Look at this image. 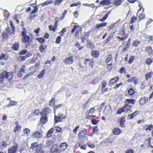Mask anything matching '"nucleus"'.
<instances>
[{"label":"nucleus","instance_id":"aec40b11","mask_svg":"<svg viewBox=\"0 0 153 153\" xmlns=\"http://www.w3.org/2000/svg\"><path fill=\"white\" fill-rule=\"evenodd\" d=\"M67 146V144L65 142H64L61 143L60 144V150L61 151H64L66 148V147Z\"/></svg>","mask_w":153,"mask_h":153},{"label":"nucleus","instance_id":"e2e57ef3","mask_svg":"<svg viewBox=\"0 0 153 153\" xmlns=\"http://www.w3.org/2000/svg\"><path fill=\"white\" fill-rule=\"evenodd\" d=\"M38 11V7L36 6L34 7V10L31 12V13H36Z\"/></svg>","mask_w":153,"mask_h":153},{"label":"nucleus","instance_id":"f3484780","mask_svg":"<svg viewBox=\"0 0 153 153\" xmlns=\"http://www.w3.org/2000/svg\"><path fill=\"white\" fill-rule=\"evenodd\" d=\"M153 75V72L150 71L147 72L145 74L146 79L147 80L148 79L151 78Z\"/></svg>","mask_w":153,"mask_h":153},{"label":"nucleus","instance_id":"423d86ee","mask_svg":"<svg viewBox=\"0 0 153 153\" xmlns=\"http://www.w3.org/2000/svg\"><path fill=\"white\" fill-rule=\"evenodd\" d=\"M32 135L33 138L36 139H40L42 137L43 134L42 132L36 131Z\"/></svg>","mask_w":153,"mask_h":153},{"label":"nucleus","instance_id":"69168bd1","mask_svg":"<svg viewBox=\"0 0 153 153\" xmlns=\"http://www.w3.org/2000/svg\"><path fill=\"white\" fill-rule=\"evenodd\" d=\"M81 4V3L79 2H78L77 3H73L72 4H71L70 5L71 7H73L75 6H77L79 5H80Z\"/></svg>","mask_w":153,"mask_h":153},{"label":"nucleus","instance_id":"5fc2aeb1","mask_svg":"<svg viewBox=\"0 0 153 153\" xmlns=\"http://www.w3.org/2000/svg\"><path fill=\"white\" fill-rule=\"evenodd\" d=\"M26 68L25 66V65H23L22 66L21 68L19 70L20 71L23 72V73H25V68Z\"/></svg>","mask_w":153,"mask_h":153},{"label":"nucleus","instance_id":"680f3d73","mask_svg":"<svg viewBox=\"0 0 153 153\" xmlns=\"http://www.w3.org/2000/svg\"><path fill=\"white\" fill-rule=\"evenodd\" d=\"M126 37L124 36H121L120 37V36H118L117 37L118 39H119L121 41H123L126 39L127 37V36L126 35Z\"/></svg>","mask_w":153,"mask_h":153},{"label":"nucleus","instance_id":"393cba45","mask_svg":"<svg viewBox=\"0 0 153 153\" xmlns=\"http://www.w3.org/2000/svg\"><path fill=\"white\" fill-rule=\"evenodd\" d=\"M118 25V22H116L115 23H112L109 26H108V31H110L112 29L113 27L117 26Z\"/></svg>","mask_w":153,"mask_h":153},{"label":"nucleus","instance_id":"5701e85b","mask_svg":"<svg viewBox=\"0 0 153 153\" xmlns=\"http://www.w3.org/2000/svg\"><path fill=\"white\" fill-rule=\"evenodd\" d=\"M46 48L47 46L45 44H42L40 46L39 51L41 52L42 53Z\"/></svg>","mask_w":153,"mask_h":153},{"label":"nucleus","instance_id":"338daca9","mask_svg":"<svg viewBox=\"0 0 153 153\" xmlns=\"http://www.w3.org/2000/svg\"><path fill=\"white\" fill-rule=\"evenodd\" d=\"M94 108H91L89 111H87V113H90V114L92 115L93 113L94 112Z\"/></svg>","mask_w":153,"mask_h":153},{"label":"nucleus","instance_id":"6e6d98bb","mask_svg":"<svg viewBox=\"0 0 153 153\" xmlns=\"http://www.w3.org/2000/svg\"><path fill=\"white\" fill-rule=\"evenodd\" d=\"M123 111H125L124 110H123V108H120L117 112V114H120Z\"/></svg>","mask_w":153,"mask_h":153},{"label":"nucleus","instance_id":"79ce46f5","mask_svg":"<svg viewBox=\"0 0 153 153\" xmlns=\"http://www.w3.org/2000/svg\"><path fill=\"white\" fill-rule=\"evenodd\" d=\"M55 100L54 98H52L51 100L49 103V105L51 106H53L55 105Z\"/></svg>","mask_w":153,"mask_h":153},{"label":"nucleus","instance_id":"864d4df0","mask_svg":"<svg viewBox=\"0 0 153 153\" xmlns=\"http://www.w3.org/2000/svg\"><path fill=\"white\" fill-rule=\"evenodd\" d=\"M134 57L133 56H131L129 59L128 63L130 64H131L134 60Z\"/></svg>","mask_w":153,"mask_h":153},{"label":"nucleus","instance_id":"37998d69","mask_svg":"<svg viewBox=\"0 0 153 153\" xmlns=\"http://www.w3.org/2000/svg\"><path fill=\"white\" fill-rule=\"evenodd\" d=\"M120 34L121 36L126 37V35L127 36V37H128V35L127 33H125V31L124 30H121L120 32Z\"/></svg>","mask_w":153,"mask_h":153},{"label":"nucleus","instance_id":"ddd939ff","mask_svg":"<svg viewBox=\"0 0 153 153\" xmlns=\"http://www.w3.org/2000/svg\"><path fill=\"white\" fill-rule=\"evenodd\" d=\"M138 111H135L133 113L129 114L128 116V118L130 119H132L137 114L139 113Z\"/></svg>","mask_w":153,"mask_h":153},{"label":"nucleus","instance_id":"09e8293b","mask_svg":"<svg viewBox=\"0 0 153 153\" xmlns=\"http://www.w3.org/2000/svg\"><path fill=\"white\" fill-rule=\"evenodd\" d=\"M23 30H24L22 31L21 33L23 37H24L25 36H27V35H26L27 32L26 29H25V28H23Z\"/></svg>","mask_w":153,"mask_h":153},{"label":"nucleus","instance_id":"052dcab7","mask_svg":"<svg viewBox=\"0 0 153 153\" xmlns=\"http://www.w3.org/2000/svg\"><path fill=\"white\" fill-rule=\"evenodd\" d=\"M61 37L59 36H58L56 39V42L57 44H59L61 40Z\"/></svg>","mask_w":153,"mask_h":153},{"label":"nucleus","instance_id":"3c124183","mask_svg":"<svg viewBox=\"0 0 153 153\" xmlns=\"http://www.w3.org/2000/svg\"><path fill=\"white\" fill-rule=\"evenodd\" d=\"M112 56L111 55H109L108 56V57L106 60V62L107 63H109L111 59Z\"/></svg>","mask_w":153,"mask_h":153},{"label":"nucleus","instance_id":"c756f323","mask_svg":"<svg viewBox=\"0 0 153 153\" xmlns=\"http://www.w3.org/2000/svg\"><path fill=\"white\" fill-rule=\"evenodd\" d=\"M53 129L52 128L48 131L46 136L47 138H50L51 136L53 133Z\"/></svg>","mask_w":153,"mask_h":153},{"label":"nucleus","instance_id":"58836bf2","mask_svg":"<svg viewBox=\"0 0 153 153\" xmlns=\"http://www.w3.org/2000/svg\"><path fill=\"white\" fill-rule=\"evenodd\" d=\"M122 0H114V4L117 5H120L122 3Z\"/></svg>","mask_w":153,"mask_h":153},{"label":"nucleus","instance_id":"0eeeda50","mask_svg":"<svg viewBox=\"0 0 153 153\" xmlns=\"http://www.w3.org/2000/svg\"><path fill=\"white\" fill-rule=\"evenodd\" d=\"M73 57L71 56L66 58L64 62L66 65H71L73 63Z\"/></svg>","mask_w":153,"mask_h":153},{"label":"nucleus","instance_id":"cd10ccee","mask_svg":"<svg viewBox=\"0 0 153 153\" xmlns=\"http://www.w3.org/2000/svg\"><path fill=\"white\" fill-rule=\"evenodd\" d=\"M119 78L118 77H115L113 78H112L110 81L109 84H113L116 82L118 80Z\"/></svg>","mask_w":153,"mask_h":153},{"label":"nucleus","instance_id":"4c0bfd02","mask_svg":"<svg viewBox=\"0 0 153 153\" xmlns=\"http://www.w3.org/2000/svg\"><path fill=\"white\" fill-rule=\"evenodd\" d=\"M99 81V80L98 78L92 80L90 83L93 85H95V84L97 83Z\"/></svg>","mask_w":153,"mask_h":153},{"label":"nucleus","instance_id":"4be33fe9","mask_svg":"<svg viewBox=\"0 0 153 153\" xmlns=\"http://www.w3.org/2000/svg\"><path fill=\"white\" fill-rule=\"evenodd\" d=\"M19 44L18 42L15 43L12 46V49L15 51H17L19 49Z\"/></svg>","mask_w":153,"mask_h":153},{"label":"nucleus","instance_id":"603ef678","mask_svg":"<svg viewBox=\"0 0 153 153\" xmlns=\"http://www.w3.org/2000/svg\"><path fill=\"white\" fill-rule=\"evenodd\" d=\"M36 40L38 41L40 43L44 42L45 41V40L43 38H36Z\"/></svg>","mask_w":153,"mask_h":153},{"label":"nucleus","instance_id":"412c9836","mask_svg":"<svg viewBox=\"0 0 153 153\" xmlns=\"http://www.w3.org/2000/svg\"><path fill=\"white\" fill-rule=\"evenodd\" d=\"M145 51L148 53L149 55H151L152 53L153 52V50L151 47L150 46L147 47L146 48Z\"/></svg>","mask_w":153,"mask_h":153},{"label":"nucleus","instance_id":"9b49d317","mask_svg":"<svg viewBox=\"0 0 153 153\" xmlns=\"http://www.w3.org/2000/svg\"><path fill=\"white\" fill-rule=\"evenodd\" d=\"M148 101V98L147 97H145L141 98L140 101L139 103L140 104L143 105L145 104Z\"/></svg>","mask_w":153,"mask_h":153},{"label":"nucleus","instance_id":"f8f14e48","mask_svg":"<svg viewBox=\"0 0 153 153\" xmlns=\"http://www.w3.org/2000/svg\"><path fill=\"white\" fill-rule=\"evenodd\" d=\"M110 0H102L100 1V4L102 5H109L111 4Z\"/></svg>","mask_w":153,"mask_h":153},{"label":"nucleus","instance_id":"f704fd0d","mask_svg":"<svg viewBox=\"0 0 153 153\" xmlns=\"http://www.w3.org/2000/svg\"><path fill=\"white\" fill-rule=\"evenodd\" d=\"M2 36L3 38L6 40H7L9 39V35L6 32H3L2 33Z\"/></svg>","mask_w":153,"mask_h":153},{"label":"nucleus","instance_id":"72a5a7b5","mask_svg":"<svg viewBox=\"0 0 153 153\" xmlns=\"http://www.w3.org/2000/svg\"><path fill=\"white\" fill-rule=\"evenodd\" d=\"M107 25V23L105 22L100 24H97L96 26V28L99 29L100 27H102L104 26H105Z\"/></svg>","mask_w":153,"mask_h":153},{"label":"nucleus","instance_id":"2eb2a0df","mask_svg":"<svg viewBox=\"0 0 153 153\" xmlns=\"http://www.w3.org/2000/svg\"><path fill=\"white\" fill-rule=\"evenodd\" d=\"M40 121L43 124L46 123L48 121L46 115L42 114V117L40 118Z\"/></svg>","mask_w":153,"mask_h":153},{"label":"nucleus","instance_id":"6e6552de","mask_svg":"<svg viewBox=\"0 0 153 153\" xmlns=\"http://www.w3.org/2000/svg\"><path fill=\"white\" fill-rule=\"evenodd\" d=\"M42 145H39L37 143H33L31 144V148L33 149H38L42 148Z\"/></svg>","mask_w":153,"mask_h":153},{"label":"nucleus","instance_id":"7ed1b4c3","mask_svg":"<svg viewBox=\"0 0 153 153\" xmlns=\"http://www.w3.org/2000/svg\"><path fill=\"white\" fill-rule=\"evenodd\" d=\"M22 42L26 45V47H27V45H30L32 42L31 39L28 36L22 37Z\"/></svg>","mask_w":153,"mask_h":153},{"label":"nucleus","instance_id":"bf43d9fd","mask_svg":"<svg viewBox=\"0 0 153 153\" xmlns=\"http://www.w3.org/2000/svg\"><path fill=\"white\" fill-rule=\"evenodd\" d=\"M27 52V51L26 49L23 50L22 51L19 53V54L20 55H22L26 54Z\"/></svg>","mask_w":153,"mask_h":153},{"label":"nucleus","instance_id":"8fccbe9b","mask_svg":"<svg viewBox=\"0 0 153 153\" xmlns=\"http://www.w3.org/2000/svg\"><path fill=\"white\" fill-rule=\"evenodd\" d=\"M107 85L106 82L105 80H103L102 82V89L105 88Z\"/></svg>","mask_w":153,"mask_h":153},{"label":"nucleus","instance_id":"473e14b6","mask_svg":"<svg viewBox=\"0 0 153 153\" xmlns=\"http://www.w3.org/2000/svg\"><path fill=\"white\" fill-rule=\"evenodd\" d=\"M23 132L25 134L28 136L30 134V130L28 128H26L23 130Z\"/></svg>","mask_w":153,"mask_h":153},{"label":"nucleus","instance_id":"4d7b16f0","mask_svg":"<svg viewBox=\"0 0 153 153\" xmlns=\"http://www.w3.org/2000/svg\"><path fill=\"white\" fill-rule=\"evenodd\" d=\"M94 63V60L92 59L91 60H90L89 62V65L91 67V68H92L93 66V64Z\"/></svg>","mask_w":153,"mask_h":153},{"label":"nucleus","instance_id":"6ab92c4d","mask_svg":"<svg viewBox=\"0 0 153 153\" xmlns=\"http://www.w3.org/2000/svg\"><path fill=\"white\" fill-rule=\"evenodd\" d=\"M50 111V109L49 108H46L43 110V111L41 112V114L42 115H46V114H49Z\"/></svg>","mask_w":153,"mask_h":153},{"label":"nucleus","instance_id":"0e129e2a","mask_svg":"<svg viewBox=\"0 0 153 153\" xmlns=\"http://www.w3.org/2000/svg\"><path fill=\"white\" fill-rule=\"evenodd\" d=\"M137 20V18L136 17L133 16L131 18V21L130 22L131 23H132L134 22L135 21H136Z\"/></svg>","mask_w":153,"mask_h":153},{"label":"nucleus","instance_id":"bb28decb","mask_svg":"<svg viewBox=\"0 0 153 153\" xmlns=\"http://www.w3.org/2000/svg\"><path fill=\"white\" fill-rule=\"evenodd\" d=\"M115 32H113V33L111 34L109 36H108L107 39L105 40V44H107L111 40L112 38L114 36Z\"/></svg>","mask_w":153,"mask_h":153},{"label":"nucleus","instance_id":"de8ad7c7","mask_svg":"<svg viewBox=\"0 0 153 153\" xmlns=\"http://www.w3.org/2000/svg\"><path fill=\"white\" fill-rule=\"evenodd\" d=\"M21 128V126H19V125H17L14 128V132H16L17 131L20 130Z\"/></svg>","mask_w":153,"mask_h":153},{"label":"nucleus","instance_id":"20e7f679","mask_svg":"<svg viewBox=\"0 0 153 153\" xmlns=\"http://www.w3.org/2000/svg\"><path fill=\"white\" fill-rule=\"evenodd\" d=\"M66 116L63 114H59L58 116L56 115L54 117V121L56 123L59 122H61L64 118H65Z\"/></svg>","mask_w":153,"mask_h":153},{"label":"nucleus","instance_id":"dca6fc26","mask_svg":"<svg viewBox=\"0 0 153 153\" xmlns=\"http://www.w3.org/2000/svg\"><path fill=\"white\" fill-rule=\"evenodd\" d=\"M99 55V52L98 51H93L91 52V55L94 58L98 57Z\"/></svg>","mask_w":153,"mask_h":153},{"label":"nucleus","instance_id":"9d476101","mask_svg":"<svg viewBox=\"0 0 153 153\" xmlns=\"http://www.w3.org/2000/svg\"><path fill=\"white\" fill-rule=\"evenodd\" d=\"M131 106L127 104H125V105L123 107V110H124L125 112H127L129 111H132L131 110Z\"/></svg>","mask_w":153,"mask_h":153},{"label":"nucleus","instance_id":"774afa93","mask_svg":"<svg viewBox=\"0 0 153 153\" xmlns=\"http://www.w3.org/2000/svg\"><path fill=\"white\" fill-rule=\"evenodd\" d=\"M5 30L10 34L12 35V32H11V30L10 29V28H9V27H7L5 29Z\"/></svg>","mask_w":153,"mask_h":153},{"label":"nucleus","instance_id":"c9c22d12","mask_svg":"<svg viewBox=\"0 0 153 153\" xmlns=\"http://www.w3.org/2000/svg\"><path fill=\"white\" fill-rule=\"evenodd\" d=\"M153 62V60L150 58H148L146 60V63L147 65H150L151 63Z\"/></svg>","mask_w":153,"mask_h":153},{"label":"nucleus","instance_id":"e433bc0d","mask_svg":"<svg viewBox=\"0 0 153 153\" xmlns=\"http://www.w3.org/2000/svg\"><path fill=\"white\" fill-rule=\"evenodd\" d=\"M64 104L62 103L60 104L57 105L56 106H55L54 107V112L55 114L56 113V111L57 109L58 108H59L60 107H62L64 105Z\"/></svg>","mask_w":153,"mask_h":153},{"label":"nucleus","instance_id":"c85d7f7f","mask_svg":"<svg viewBox=\"0 0 153 153\" xmlns=\"http://www.w3.org/2000/svg\"><path fill=\"white\" fill-rule=\"evenodd\" d=\"M125 121V120L124 117H121L120 121V124L122 128H124L125 126L124 124Z\"/></svg>","mask_w":153,"mask_h":153},{"label":"nucleus","instance_id":"4468645a","mask_svg":"<svg viewBox=\"0 0 153 153\" xmlns=\"http://www.w3.org/2000/svg\"><path fill=\"white\" fill-rule=\"evenodd\" d=\"M113 132L114 134L118 135L121 134V131L119 128H115L113 129Z\"/></svg>","mask_w":153,"mask_h":153},{"label":"nucleus","instance_id":"7c9ffc66","mask_svg":"<svg viewBox=\"0 0 153 153\" xmlns=\"http://www.w3.org/2000/svg\"><path fill=\"white\" fill-rule=\"evenodd\" d=\"M45 69L43 70L40 74L38 76V77L39 78H41L43 77L45 74Z\"/></svg>","mask_w":153,"mask_h":153},{"label":"nucleus","instance_id":"39448f33","mask_svg":"<svg viewBox=\"0 0 153 153\" xmlns=\"http://www.w3.org/2000/svg\"><path fill=\"white\" fill-rule=\"evenodd\" d=\"M112 112L111 107L110 105L106 106L104 111V114L106 115H110Z\"/></svg>","mask_w":153,"mask_h":153},{"label":"nucleus","instance_id":"a878e982","mask_svg":"<svg viewBox=\"0 0 153 153\" xmlns=\"http://www.w3.org/2000/svg\"><path fill=\"white\" fill-rule=\"evenodd\" d=\"M51 152L52 153H58V151L56 146L55 145L52 146L51 149Z\"/></svg>","mask_w":153,"mask_h":153},{"label":"nucleus","instance_id":"49530a36","mask_svg":"<svg viewBox=\"0 0 153 153\" xmlns=\"http://www.w3.org/2000/svg\"><path fill=\"white\" fill-rule=\"evenodd\" d=\"M140 42L138 41H134L132 43V45L134 46H137L140 43Z\"/></svg>","mask_w":153,"mask_h":153},{"label":"nucleus","instance_id":"a18cd8bd","mask_svg":"<svg viewBox=\"0 0 153 153\" xmlns=\"http://www.w3.org/2000/svg\"><path fill=\"white\" fill-rule=\"evenodd\" d=\"M147 127L146 128V131H151L153 127V125L152 124L147 126Z\"/></svg>","mask_w":153,"mask_h":153},{"label":"nucleus","instance_id":"b1692460","mask_svg":"<svg viewBox=\"0 0 153 153\" xmlns=\"http://www.w3.org/2000/svg\"><path fill=\"white\" fill-rule=\"evenodd\" d=\"M53 132L54 133H56L57 132H59L62 131V129L60 127L57 126L53 127Z\"/></svg>","mask_w":153,"mask_h":153},{"label":"nucleus","instance_id":"13d9d810","mask_svg":"<svg viewBox=\"0 0 153 153\" xmlns=\"http://www.w3.org/2000/svg\"><path fill=\"white\" fill-rule=\"evenodd\" d=\"M10 103L11 106H14L16 105L17 104V102L12 101L11 100H10Z\"/></svg>","mask_w":153,"mask_h":153},{"label":"nucleus","instance_id":"c03bdc74","mask_svg":"<svg viewBox=\"0 0 153 153\" xmlns=\"http://www.w3.org/2000/svg\"><path fill=\"white\" fill-rule=\"evenodd\" d=\"M35 153H44V151L42 149V148L40 149H36Z\"/></svg>","mask_w":153,"mask_h":153},{"label":"nucleus","instance_id":"f03ea898","mask_svg":"<svg viewBox=\"0 0 153 153\" xmlns=\"http://www.w3.org/2000/svg\"><path fill=\"white\" fill-rule=\"evenodd\" d=\"M79 139L81 140L85 141L88 139V135L84 130L81 131L79 133Z\"/></svg>","mask_w":153,"mask_h":153},{"label":"nucleus","instance_id":"1a4fd4ad","mask_svg":"<svg viewBox=\"0 0 153 153\" xmlns=\"http://www.w3.org/2000/svg\"><path fill=\"white\" fill-rule=\"evenodd\" d=\"M17 149V147L15 146H12L8 149V153H16Z\"/></svg>","mask_w":153,"mask_h":153},{"label":"nucleus","instance_id":"a19ab883","mask_svg":"<svg viewBox=\"0 0 153 153\" xmlns=\"http://www.w3.org/2000/svg\"><path fill=\"white\" fill-rule=\"evenodd\" d=\"M128 93L129 95L132 96L134 94V91L132 88H131L128 90Z\"/></svg>","mask_w":153,"mask_h":153},{"label":"nucleus","instance_id":"a211bd4d","mask_svg":"<svg viewBox=\"0 0 153 153\" xmlns=\"http://www.w3.org/2000/svg\"><path fill=\"white\" fill-rule=\"evenodd\" d=\"M125 104H127L129 105L131 104H135V100L133 99H127L125 102Z\"/></svg>","mask_w":153,"mask_h":153},{"label":"nucleus","instance_id":"f257e3e1","mask_svg":"<svg viewBox=\"0 0 153 153\" xmlns=\"http://www.w3.org/2000/svg\"><path fill=\"white\" fill-rule=\"evenodd\" d=\"M1 76L4 77L5 79H7L8 80L12 79L13 76V74L12 72H7L4 71L1 74Z\"/></svg>","mask_w":153,"mask_h":153},{"label":"nucleus","instance_id":"ea45409f","mask_svg":"<svg viewBox=\"0 0 153 153\" xmlns=\"http://www.w3.org/2000/svg\"><path fill=\"white\" fill-rule=\"evenodd\" d=\"M87 47L90 48H93L94 47V46L92 42H89L88 43L87 45Z\"/></svg>","mask_w":153,"mask_h":153},{"label":"nucleus","instance_id":"2f4dec72","mask_svg":"<svg viewBox=\"0 0 153 153\" xmlns=\"http://www.w3.org/2000/svg\"><path fill=\"white\" fill-rule=\"evenodd\" d=\"M8 58V56L5 54L2 53L0 56V59L1 60H6Z\"/></svg>","mask_w":153,"mask_h":153}]
</instances>
